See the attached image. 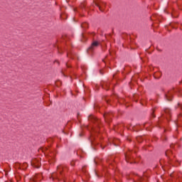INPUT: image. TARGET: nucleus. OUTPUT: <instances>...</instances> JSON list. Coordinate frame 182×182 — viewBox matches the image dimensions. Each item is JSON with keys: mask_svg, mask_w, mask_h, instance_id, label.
I'll return each mask as SVG.
<instances>
[{"mask_svg": "<svg viewBox=\"0 0 182 182\" xmlns=\"http://www.w3.org/2000/svg\"><path fill=\"white\" fill-rule=\"evenodd\" d=\"M97 45H99V43L97 41H94L92 43V46H97Z\"/></svg>", "mask_w": 182, "mask_h": 182, "instance_id": "f257e3e1", "label": "nucleus"}, {"mask_svg": "<svg viewBox=\"0 0 182 182\" xmlns=\"http://www.w3.org/2000/svg\"><path fill=\"white\" fill-rule=\"evenodd\" d=\"M104 117H107V115L105 114Z\"/></svg>", "mask_w": 182, "mask_h": 182, "instance_id": "f03ea898", "label": "nucleus"}, {"mask_svg": "<svg viewBox=\"0 0 182 182\" xmlns=\"http://www.w3.org/2000/svg\"><path fill=\"white\" fill-rule=\"evenodd\" d=\"M99 9H100V11H102V9H100V6H99Z\"/></svg>", "mask_w": 182, "mask_h": 182, "instance_id": "7ed1b4c3", "label": "nucleus"}]
</instances>
